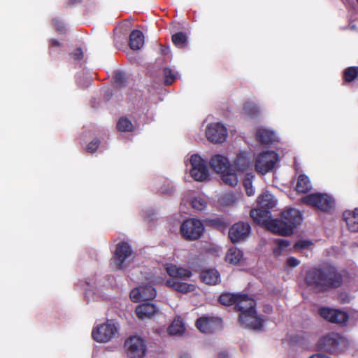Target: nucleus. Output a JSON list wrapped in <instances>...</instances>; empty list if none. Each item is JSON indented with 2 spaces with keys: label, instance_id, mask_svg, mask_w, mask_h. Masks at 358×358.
<instances>
[{
  "label": "nucleus",
  "instance_id": "nucleus-15",
  "mask_svg": "<svg viewBox=\"0 0 358 358\" xmlns=\"http://www.w3.org/2000/svg\"><path fill=\"white\" fill-rule=\"evenodd\" d=\"M254 158L249 152L241 151L234 161V166L239 173L252 172Z\"/></svg>",
  "mask_w": 358,
  "mask_h": 358
},
{
  "label": "nucleus",
  "instance_id": "nucleus-24",
  "mask_svg": "<svg viewBox=\"0 0 358 358\" xmlns=\"http://www.w3.org/2000/svg\"><path fill=\"white\" fill-rule=\"evenodd\" d=\"M201 280L209 285H215L220 282L219 272L216 269L208 268L201 273Z\"/></svg>",
  "mask_w": 358,
  "mask_h": 358
},
{
  "label": "nucleus",
  "instance_id": "nucleus-2",
  "mask_svg": "<svg viewBox=\"0 0 358 358\" xmlns=\"http://www.w3.org/2000/svg\"><path fill=\"white\" fill-rule=\"evenodd\" d=\"M166 270L167 273L173 278L166 281L165 284L166 286L172 287L177 292L182 294H187L196 289L194 285L178 280V279L187 280L192 275V271L189 269L178 267L173 264H166Z\"/></svg>",
  "mask_w": 358,
  "mask_h": 358
},
{
  "label": "nucleus",
  "instance_id": "nucleus-47",
  "mask_svg": "<svg viewBox=\"0 0 358 358\" xmlns=\"http://www.w3.org/2000/svg\"><path fill=\"white\" fill-rule=\"evenodd\" d=\"M115 80L117 83L123 84L126 80L124 73L122 72H117L115 75Z\"/></svg>",
  "mask_w": 358,
  "mask_h": 358
},
{
  "label": "nucleus",
  "instance_id": "nucleus-51",
  "mask_svg": "<svg viewBox=\"0 0 358 358\" xmlns=\"http://www.w3.org/2000/svg\"><path fill=\"white\" fill-rule=\"evenodd\" d=\"M309 358H330L328 356L322 354V353H317L315 355H311Z\"/></svg>",
  "mask_w": 358,
  "mask_h": 358
},
{
  "label": "nucleus",
  "instance_id": "nucleus-19",
  "mask_svg": "<svg viewBox=\"0 0 358 358\" xmlns=\"http://www.w3.org/2000/svg\"><path fill=\"white\" fill-rule=\"evenodd\" d=\"M157 311L156 306L150 303L140 304L135 309L136 315L141 320L150 319Z\"/></svg>",
  "mask_w": 358,
  "mask_h": 358
},
{
  "label": "nucleus",
  "instance_id": "nucleus-53",
  "mask_svg": "<svg viewBox=\"0 0 358 358\" xmlns=\"http://www.w3.org/2000/svg\"><path fill=\"white\" fill-rule=\"evenodd\" d=\"M50 45L52 47H59L60 46V43L55 39H52L50 41Z\"/></svg>",
  "mask_w": 358,
  "mask_h": 358
},
{
  "label": "nucleus",
  "instance_id": "nucleus-8",
  "mask_svg": "<svg viewBox=\"0 0 358 358\" xmlns=\"http://www.w3.org/2000/svg\"><path fill=\"white\" fill-rule=\"evenodd\" d=\"M191 176L196 181L204 182L209 179L206 162L199 155H192L189 159Z\"/></svg>",
  "mask_w": 358,
  "mask_h": 358
},
{
  "label": "nucleus",
  "instance_id": "nucleus-10",
  "mask_svg": "<svg viewBox=\"0 0 358 358\" xmlns=\"http://www.w3.org/2000/svg\"><path fill=\"white\" fill-rule=\"evenodd\" d=\"M302 201L318 210L322 211L330 210L334 205V199L327 194L314 193L308 194L302 199Z\"/></svg>",
  "mask_w": 358,
  "mask_h": 358
},
{
  "label": "nucleus",
  "instance_id": "nucleus-57",
  "mask_svg": "<svg viewBox=\"0 0 358 358\" xmlns=\"http://www.w3.org/2000/svg\"><path fill=\"white\" fill-rule=\"evenodd\" d=\"M150 281H151V282H158V281H156L155 280H151Z\"/></svg>",
  "mask_w": 358,
  "mask_h": 358
},
{
  "label": "nucleus",
  "instance_id": "nucleus-42",
  "mask_svg": "<svg viewBox=\"0 0 358 358\" xmlns=\"http://www.w3.org/2000/svg\"><path fill=\"white\" fill-rule=\"evenodd\" d=\"M236 201V197L234 194L227 193L223 194L220 199V202L222 205L230 206L234 203Z\"/></svg>",
  "mask_w": 358,
  "mask_h": 358
},
{
  "label": "nucleus",
  "instance_id": "nucleus-46",
  "mask_svg": "<svg viewBox=\"0 0 358 358\" xmlns=\"http://www.w3.org/2000/svg\"><path fill=\"white\" fill-rule=\"evenodd\" d=\"M300 261L295 257H291L287 259L286 264L287 266L294 268L299 265Z\"/></svg>",
  "mask_w": 358,
  "mask_h": 358
},
{
  "label": "nucleus",
  "instance_id": "nucleus-28",
  "mask_svg": "<svg viewBox=\"0 0 358 358\" xmlns=\"http://www.w3.org/2000/svg\"><path fill=\"white\" fill-rule=\"evenodd\" d=\"M185 330V324L180 317H177L168 328V332L170 335H181Z\"/></svg>",
  "mask_w": 358,
  "mask_h": 358
},
{
  "label": "nucleus",
  "instance_id": "nucleus-17",
  "mask_svg": "<svg viewBox=\"0 0 358 358\" xmlns=\"http://www.w3.org/2000/svg\"><path fill=\"white\" fill-rule=\"evenodd\" d=\"M220 320L213 317H201L196 322L197 329L202 333H213L220 326Z\"/></svg>",
  "mask_w": 358,
  "mask_h": 358
},
{
  "label": "nucleus",
  "instance_id": "nucleus-48",
  "mask_svg": "<svg viewBox=\"0 0 358 358\" xmlns=\"http://www.w3.org/2000/svg\"><path fill=\"white\" fill-rule=\"evenodd\" d=\"M72 57L76 60H80L83 58V52L82 49L77 48L72 52Z\"/></svg>",
  "mask_w": 358,
  "mask_h": 358
},
{
  "label": "nucleus",
  "instance_id": "nucleus-11",
  "mask_svg": "<svg viewBox=\"0 0 358 358\" xmlns=\"http://www.w3.org/2000/svg\"><path fill=\"white\" fill-rule=\"evenodd\" d=\"M318 313L322 318L329 322L342 327L347 326L348 324L349 315L345 311L329 307H320L318 309Z\"/></svg>",
  "mask_w": 358,
  "mask_h": 358
},
{
  "label": "nucleus",
  "instance_id": "nucleus-13",
  "mask_svg": "<svg viewBox=\"0 0 358 358\" xmlns=\"http://www.w3.org/2000/svg\"><path fill=\"white\" fill-rule=\"evenodd\" d=\"M206 136L212 143H220L226 140L227 131L226 127L220 122L210 123L206 127Z\"/></svg>",
  "mask_w": 358,
  "mask_h": 358
},
{
  "label": "nucleus",
  "instance_id": "nucleus-32",
  "mask_svg": "<svg viewBox=\"0 0 358 358\" xmlns=\"http://www.w3.org/2000/svg\"><path fill=\"white\" fill-rule=\"evenodd\" d=\"M190 205L195 210L202 211L207 207V199L204 196H193L189 201Z\"/></svg>",
  "mask_w": 358,
  "mask_h": 358
},
{
  "label": "nucleus",
  "instance_id": "nucleus-44",
  "mask_svg": "<svg viewBox=\"0 0 358 358\" xmlns=\"http://www.w3.org/2000/svg\"><path fill=\"white\" fill-rule=\"evenodd\" d=\"M313 243L309 240H300L294 244V249L300 251L303 249H308L312 245Z\"/></svg>",
  "mask_w": 358,
  "mask_h": 358
},
{
  "label": "nucleus",
  "instance_id": "nucleus-6",
  "mask_svg": "<svg viewBox=\"0 0 358 358\" xmlns=\"http://www.w3.org/2000/svg\"><path fill=\"white\" fill-rule=\"evenodd\" d=\"M279 161V156L275 151H264L255 158V168L257 173L262 175L272 171Z\"/></svg>",
  "mask_w": 358,
  "mask_h": 358
},
{
  "label": "nucleus",
  "instance_id": "nucleus-9",
  "mask_svg": "<svg viewBox=\"0 0 358 358\" xmlns=\"http://www.w3.org/2000/svg\"><path fill=\"white\" fill-rule=\"evenodd\" d=\"M180 231L185 239L194 241L201 236L204 231V226L199 220L191 218L182 223Z\"/></svg>",
  "mask_w": 358,
  "mask_h": 358
},
{
  "label": "nucleus",
  "instance_id": "nucleus-49",
  "mask_svg": "<svg viewBox=\"0 0 358 358\" xmlns=\"http://www.w3.org/2000/svg\"><path fill=\"white\" fill-rule=\"evenodd\" d=\"M349 321H351L353 322V324H355L357 321L358 320V311H353L349 315Z\"/></svg>",
  "mask_w": 358,
  "mask_h": 358
},
{
  "label": "nucleus",
  "instance_id": "nucleus-50",
  "mask_svg": "<svg viewBox=\"0 0 358 358\" xmlns=\"http://www.w3.org/2000/svg\"><path fill=\"white\" fill-rule=\"evenodd\" d=\"M52 22H53V24H54L55 29L59 31H62V30L64 29V26H63L62 23L59 22V20H56V19H54L52 20Z\"/></svg>",
  "mask_w": 358,
  "mask_h": 358
},
{
  "label": "nucleus",
  "instance_id": "nucleus-22",
  "mask_svg": "<svg viewBox=\"0 0 358 358\" xmlns=\"http://www.w3.org/2000/svg\"><path fill=\"white\" fill-rule=\"evenodd\" d=\"M343 217L348 229L352 232H358V209L345 210Z\"/></svg>",
  "mask_w": 358,
  "mask_h": 358
},
{
  "label": "nucleus",
  "instance_id": "nucleus-16",
  "mask_svg": "<svg viewBox=\"0 0 358 358\" xmlns=\"http://www.w3.org/2000/svg\"><path fill=\"white\" fill-rule=\"evenodd\" d=\"M250 226L248 223L238 222L234 224L229 231V237L236 243L245 240L250 234Z\"/></svg>",
  "mask_w": 358,
  "mask_h": 358
},
{
  "label": "nucleus",
  "instance_id": "nucleus-45",
  "mask_svg": "<svg viewBox=\"0 0 358 358\" xmlns=\"http://www.w3.org/2000/svg\"><path fill=\"white\" fill-rule=\"evenodd\" d=\"M99 144V141L97 139H94L92 141H91L87 146V151L88 152L93 153L94 152L96 149L98 148Z\"/></svg>",
  "mask_w": 358,
  "mask_h": 358
},
{
  "label": "nucleus",
  "instance_id": "nucleus-4",
  "mask_svg": "<svg viewBox=\"0 0 358 358\" xmlns=\"http://www.w3.org/2000/svg\"><path fill=\"white\" fill-rule=\"evenodd\" d=\"M349 345V341L346 338L335 332L327 334L317 342L319 349L331 353L344 352L348 348Z\"/></svg>",
  "mask_w": 358,
  "mask_h": 358
},
{
  "label": "nucleus",
  "instance_id": "nucleus-34",
  "mask_svg": "<svg viewBox=\"0 0 358 358\" xmlns=\"http://www.w3.org/2000/svg\"><path fill=\"white\" fill-rule=\"evenodd\" d=\"M238 296H239V294L224 293L220 295L219 301L220 303L224 306H231L233 304L236 305V301L238 300Z\"/></svg>",
  "mask_w": 358,
  "mask_h": 358
},
{
  "label": "nucleus",
  "instance_id": "nucleus-20",
  "mask_svg": "<svg viewBox=\"0 0 358 358\" xmlns=\"http://www.w3.org/2000/svg\"><path fill=\"white\" fill-rule=\"evenodd\" d=\"M256 302L252 298L245 294H239L236 301V308L240 313L249 312L255 308Z\"/></svg>",
  "mask_w": 358,
  "mask_h": 358
},
{
  "label": "nucleus",
  "instance_id": "nucleus-1",
  "mask_svg": "<svg viewBox=\"0 0 358 358\" xmlns=\"http://www.w3.org/2000/svg\"><path fill=\"white\" fill-rule=\"evenodd\" d=\"M306 281L309 286L317 291H323L331 287H339L342 278L334 268L330 267L325 269L315 268L308 272Z\"/></svg>",
  "mask_w": 358,
  "mask_h": 358
},
{
  "label": "nucleus",
  "instance_id": "nucleus-58",
  "mask_svg": "<svg viewBox=\"0 0 358 358\" xmlns=\"http://www.w3.org/2000/svg\"><path fill=\"white\" fill-rule=\"evenodd\" d=\"M357 2H358V0H357Z\"/></svg>",
  "mask_w": 358,
  "mask_h": 358
},
{
  "label": "nucleus",
  "instance_id": "nucleus-33",
  "mask_svg": "<svg viewBox=\"0 0 358 358\" xmlns=\"http://www.w3.org/2000/svg\"><path fill=\"white\" fill-rule=\"evenodd\" d=\"M255 178L253 172L247 173L243 179V186L245 187L246 194L250 196L255 194V188L252 186V180Z\"/></svg>",
  "mask_w": 358,
  "mask_h": 358
},
{
  "label": "nucleus",
  "instance_id": "nucleus-29",
  "mask_svg": "<svg viewBox=\"0 0 358 358\" xmlns=\"http://www.w3.org/2000/svg\"><path fill=\"white\" fill-rule=\"evenodd\" d=\"M312 188L311 182L308 176L301 174L299 176L296 190L299 193H306Z\"/></svg>",
  "mask_w": 358,
  "mask_h": 358
},
{
  "label": "nucleus",
  "instance_id": "nucleus-43",
  "mask_svg": "<svg viewBox=\"0 0 358 358\" xmlns=\"http://www.w3.org/2000/svg\"><path fill=\"white\" fill-rule=\"evenodd\" d=\"M130 299L133 302H138L140 301H143V294H141V287H138L133 289L130 292L129 294Z\"/></svg>",
  "mask_w": 358,
  "mask_h": 358
},
{
  "label": "nucleus",
  "instance_id": "nucleus-12",
  "mask_svg": "<svg viewBox=\"0 0 358 358\" xmlns=\"http://www.w3.org/2000/svg\"><path fill=\"white\" fill-rule=\"evenodd\" d=\"M125 350L129 358H143L145 355V341L139 336H131L124 343Z\"/></svg>",
  "mask_w": 358,
  "mask_h": 358
},
{
  "label": "nucleus",
  "instance_id": "nucleus-37",
  "mask_svg": "<svg viewBox=\"0 0 358 358\" xmlns=\"http://www.w3.org/2000/svg\"><path fill=\"white\" fill-rule=\"evenodd\" d=\"M117 127L121 131H131L134 126L131 122L127 117H121L117 124Z\"/></svg>",
  "mask_w": 358,
  "mask_h": 358
},
{
  "label": "nucleus",
  "instance_id": "nucleus-21",
  "mask_svg": "<svg viewBox=\"0 0 358 358\" xmlns=\"http://www.w3.org/2000/svg\"><path fill=\"white\" fill-rule=\"evenodd\" d=\"M210 165L217 173L223 172L230 168L228 158L221 155H213L210 159Z\"/></svg>",
  "mask_w": 358,
  "mask_h": 358
},
{
  "label": "nucleus",
  "instance_id": "nucleus-26",
  "mask_svg": "<svg viewBox=\"0 0 358 358\" xmlns=\"http://www.w3.org/2000/svg\"><path fill=\"white\" fill-rule=\"evenodd\" d=\"M257 203L260 208L269 210L276 206L277 200L273 194L266 192L258 196Z\"/></svg>",
  "mask_w": 358,
  "mask_h": 358
},
{
  "label": "nucleus",
  "instance_id": "nucleus-39",
  "mask_svg": "<svg viewBox=\"0 0 358 358\" xmlns=\"http://www.w3.org/2000/svg\"><path fill=\"white\" fill-rule=\"evenodd\" d=\"M243 111L250 117L256 116L259 112V108L253 102H246L243 106Z\"/></svg>",
  "mask_w": 358,
  "mask_h": 358
},
{
  "label": "nucleus",
  "instance_id": "nucleus-41",
  "mask_svg": "<svg viewBox=\"0 0 358 358\" xmlns=\"http://www.w3.org/2000/svg\"><path fill=\"white\" fill-rule=\"evenodd\" d=\"M164 74L165 78V83L166 85H171L176 79L178 73L171 69L165 68L164 69Z\"/></svg>",
  "mask_w": 358,
  "mask_h": 358
},
{
  "label": "nucleus",
  "instance_id": "nucleus-31",
  "mask_svg": "<svg viewBox=\"0 0 358 358\" xmlns=\"http://www.w3.org/2000/svg\"><path fill=\"white\" fill-rule=\"evenodd\" d=\"M222 181L228 185L235 186L238 183V177L234 170L229 168L227 171L221 172Z\"/></svg>",
  "mask_w": 358,
  "mask_h": 358
},
{
  "label": "nucleus",
  "instance_id": "nucleus-30",
  "mask_svg": "<svg viewBox=\"0 0 358 358\" xmlns=\"http://www.w3.org/2000/svg\"><path fill=\"white\" fill-rule=\"evenodd\" d=\"M243 257V252L237 248L233 247L228 250L225 259L231 264H237Z\"/></svg>",
  "mask_w": 358,
  "mask_h": 358
},
{
  "label": "nucleus",
  "instance_id": "nucleus-35",
  "mask_svg": "<svg viewBox=\"0 0 358 358\" xmlns=\"http://www.w3.org/2000/svg\"><path fill=\"white\" fill-rule=\"evenodd\" d=\"M187 37L185 34L182 32H178L173 35L172 41L173 44L179 48H182L187 44Z\"/></svg>",
  "mask_w": 358,
  "mask_h": 358
},
{
  "label": "nucleus",
  "instance_id": "nucleus-27",
  "mask_svg": "<svg viewBox=\"0 0 358 358\" xmlns=\"http://www.w3.org/2000/svg\"><path fill=\"white\" fill-rule=\"evenodd\" d=\"M129 46L134 50H140L144 45V36L139 30H134L129 36Z\"/></svg>",
  "mask_w": 358,
  "mask_h": 358
},
{
  "label": "nucleus",
  "instance_id": "nucleus-18",
  "mask_svg": "<svg viewBox=\"0 0 358 358\" xmlns=\"http://www.w3.org/2000/svg\"><path fill=\"white\" fill-rule=\"evenodd\" d=\"M250 216L259 224L265 225L270 230L269 224L274 220H271V213L268 209L259 208L250 211Z\"/></svg>",
  "mask_w": 358,
  "mask_h": 358
},
{
  "label": "nucleus",
  "instance_id": "nucleus-56",
  "mask_svg": "<svg viewBox=\"0 0 358 358\" xmlns=\"http://www.w3.org/2000/svg\"><path fill=\"white\" fill-rule=\"evenodd\" d=\"M180 358H190V356L188 354H183L181 355Z\"/></svg>",
  "mask_w": 358,
  "mask_h": 358
},
{
  "label": "nucleus",
  "instance_id": "nucleus-38",
  "mask_svg": "<svg viewBox=\"0 0 358 358\" xmlns=\"http://www.w3.org/2000/svg\"><path fill=\"white\" fill-rule=\"evenodd\" d=\"M275 244L276 247L273 248V254L278 257L289 245V242L287 240L279 238L275 240Z\"/></svg>",
  "mask_w": 358,
  "mask_h": 358
},
{
  "label": "nucleus",
  "instance_id": "nucleus-5",
  "mask_svg": "<svg viewBox=\"0 0 358 358\" xmlns=\"http://www.w3.org/2000/svg\"><path fill=\"white\" fill-rule=\"evenodd\" d=\"M134 254L130 245L125 242L117 245L113 266L117 270H124L129 268L134 261Z\"/></svg>",
  "mask_w": 358,
  "mask_h": 358
},
{
  "label": "nucleus",
  "instance_id": "nucleus-3",
  "mask_svg": "<svg viewBox=\"0 0 358 358\" xmlns=\"http://www.w3.org/2000/svg\"><path fill=\"white\" fill-rule=\"evenodd\" d=\"M301 214L295 208L284 210L280 220H274L270 223V231L280 235H289L292 233L294 227L301 223Z\"/></svg>",
  "mask_w": 358,
  "mask_h": 358
},
{
  "label": "nucleus",
  "instance_id": "nucleus-40",
  "mask_svg": "<svg viewBox=\"0 0 358 358\" xmlns=\"http://www.w3.org/2000/svg\"><path fill=\"white\" fill-rule=\"evenodd\" d=\"M358 77V67L352 66L344 71V79L347 82H351Z\"/></svg>",
  "mask_w": 358,
  "mask_h": 358
},
{
  "label": "nucleus",
  "instance_id": "nucleus-7",
  "mask_svg": "<svg viewBox=\"0 0 358 358\" xmlns=\"http://www.w3.org/2000/svg\"><path fill=\"white\" fill-rule=\"evenodd\" d=\"M118 334V329L112 320L97 324L94 327L92 336L94 341L99 343H107L115 338Z\"/></svg>",
  "mask_w": 358,
  "mask_h": 358
},
{
  "label": "nucleus",
  "instance_id": "nucleus-23",
  "mask_svg": "<svg viewBox=\"0 0 358 358\" xmlns=\"http://www.w3.org/2000/svg\"><path fill=\"white\" fill-rule=\"evenodd\" d=\"M87 287L86 288V297L90 295H97L98 297H104L103 292L107 289L103 285L101 280H94L86 282Z\"/></svg>",
  "mask_w": 358,
  "mask_h": 358
},
{
  "label": "nucleus",
  "instance_id": "nucleus-25",
  "mask_svg": "<svg viewBox=\"0 0 358 358\" xmlns=\"http://www.w3.org/2000/svg\"><path fill=\"white\" fill-rule=\"evenodd\" d=\"M256 138L262 144H269L275 141L276 136L272 130L259 128L256 132Z\"/></svg>",
  "mask_w": 358,
  "mask_h": 358
},
{
  "label": "nucleus",
  "instance_id": "nucleus-14",
  "mask_svg": "<svg viewBox=\"0 0 358 358\" xmlns=\"http://www.w3.org/2000/svg\"><path fill=\"white\" fill-rule=\"evenodd\" d=\"M239 322L242 327L255 330H261L263 327V319L257 315L255 308L244 313H240Z\"/></svg>",
  "mask_w": 358,
  "mask_h": 358
},
{
  "label": "nucleus",
  "instance_id": "nucleus-54",
  "mask_svg": "<svg viewBox=\"0 0 358 358\" xmlns=\"http://www.w3.org/2000/svg\"><path fill=\"white\" fill-rule=\"evenodd\" d=\"M217 358H229L228 355L226 352H220L217 355Z\"/></svg>",
  "mask_w": 358,
  "mask_h": 358
},
{
  "label": "nucleus",
  "instance_id": "nucleus-52",
  "mask_svg": "<svg viewBox=\"0 0 358 358\" xmlns=\"http://www.w3.org/2000/svg\"><path fill=\"white\" fill-rule=\"evenodd\" d=\"M170 48L169 47H162L161 48V52L162 54L164 55H168L170 54Z\"/></svg>",
  "mask_w": 358,
  "mask_h": 358
},
{
  "label": "nucleus",
  "instance_id": "nucleus-55",
  "mask_svg": "<svg viewBox=\"0 0 358 358\" xmlns=\"http://www.w3.org/2000/svg\"><path fill=\"white\" fill-rule=\"evenodd\" d=\"M349 29L352 31H355L357 30V28H356V26L355 24H349Z\"/></svg>",
  "mask_w": 358,
  "mask_h": 358
},
{
  "label": "nucleus",
  "instance_id": "nucleus-36",
  "mask_svg": "<svg viewBox=\"0 0 358 358\" xmlns=\"http://www.w3.org/2000/svg\"><path fill=\"white\" fill-rule=\"evenodd\" d=\"M141 294H143V301L153 299L156 296V290L151 285L141 286Z\"/></svg>",
  "mask_w": 358,
  "mask_h": 358
}]
</instances>
